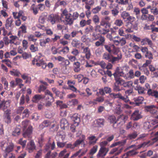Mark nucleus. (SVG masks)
Segmentation results:
<instances>
[{"mask_svg":"<svg viewBox=\"0 0 158 158\" xmlns=\"http://www.w3.org/2000/svg\"><path fill=\"white\" fill-rule=\"evenodd\" d=\"M110 18L109 16H106L102 19L100 22V25L102 26L106 25L109 27L110 26Z\"/></svg>","mask_w":158,"mask_h":158,"instance_id":"nucleus-8","label":"nucleus"},{"mask_svg":"<svg viewBox=\"0 0 158 158\" xmlns=\"http://www.w3.org/2000/svg\"><path fill=\"white\" fill-rule=\"evenodd\" d=\"M113 54L115 55H117V57H120V59H119V60H121L122 59V54L121 51H120L119 48H118L115 50Z\"/></svg>","mask_w":158,"mask_h":158,"instance_id":"nucleus-34","label":"nucleus"},{"mask_svg":"<svg viewBox=\"0 0 158 158\" xmlns=\"http://www.w3.org/2000/svg\"><path fill=\"white\" fill-rule=\"evenodd\" d=\"M35 148V145L33 141L31 140L27 143V148L29 152H32Z\"/></svg>","mask_w":158,"mask_h":158,"instance_id":"nucleus-12","label":"nucleus"},{"mask_svg":"<svg viewBox=\"0 0 158 158\" xmlns=\"http://www.w3.org/2000/svg\"><path fill=\"white\" fill-rule=\"evenodd\" d=\"M129 15L130 14L129 13L127 12L126 11H123L121 13V16L123 19L126 21Z\"/></svg>","mask_w":158,"mask_h":158,"instance_id":"nucleus-37","label":"nucleus"},{"mask_svg":"<svg viewBox=\"0 0 158 158\" xmlns=\"http://www.w3.org/2000/svg\"><path fill=\"white\" fill-rule=\"evenodd\" d=\"M128 116L127 115H122L119 116L118 118V120L121 119V120H123L124 123L128 119Z\"/></svg>","mask_w":158,"mask_h":158,"instance_id":"nucleus-58","label":"nucleus"},{"mask_svg":"<svg viewBox=\"0 0 158 158\" xmlns=\"http://www.w3.org/2000/svg\"><path fill=\"white\" fill-rule=\"evenodd\" d=\"M69 48L67 46H66L64 47L60 51V52H62L64 54H66L69 52Z\"/></svg>","mask_w":158,"mask_h":158,"instance_id":"nucleus-63","label":"nucleus"},{"mask_svg":"<svg viewBox=\"0 0 158 158\" xmlns=\"http://www.w3.org/2000/svg\"><path fill=\"white\" fill-rule=\"evenodd\" d=\"M145 67H143V65L142 67L139 68V69L142 71H143L145 74L148 76L149 73V71L148 69Z\"/></svg>","mask_w":158,"mask_h":158,"instance_id":"nucleus-51","label":"nucleus"},{"mask_svg":"<svg viewBox=\"0 0 158 158\" xmlns=\"http://www.w3.org/2000/svg\"><path fill=\"white\" fill-rule=\"evenodd\" d=\"M1 146L2 149L5 148L4 152L5 154L4 155V157L5 158H6L8 154L13 150L14 144L11 142L7 143L3 141L1 143Z\"/></svg>","mask_w":158,"mask_h":158,"instance_id":"nucleus-2","label":"nucleus"},{"mask_svg":"<svg viewBox=\"0 0 158 158\" xmlns=\"http://www.w3.org/2000/svg\"><path fill=\"white\" fill-rule=\"evenodd\" d=\"M144 100L142 97H139L134 98V100L136 106H139L140 104H142Z\"/></svg>","mask_w":158,"mask_h":158,"instance_id":"nucleus-25","label":"nucleus"},{"mask_svg":"<svg viewBox=\"0 0 158 158\" xmlns=\"http://www.w3.org/2000/svg\"><path fill=\"white\" fill-rule=\"evenodd\" d=\"M103 58L108 60V61L110 62L112 56L107 53L104 54L103 56Z\"/></svg>","mask_w":158,"mask_h":158,"instance_id":"nucleus-44","label":"nucleus"},{"mask_svg":"<svg viewBox=\"0 0 158 158\" xmlns=\"http://www.w3.org/2000/svg\"><path fill=\"white\" fill-rule=\"evenodd\" d=\"M109 150L108 148H100L97 154V157H99L105 156L109 151Z\"/></svg>","mask_w":158,"mask_h":158,"instance_id":"nucleus-9","label":"nucleus"},{"mask_svg":"<svg viewBox=\"0 0 158 158\" xmlns=\"http://www.w3.org/2000/svg\"><path fill=\"white\" fill-rule=\"evenodd\" d=\"M83 53L85 54V57L86 59H89L90 58L91 53L90 49L88 47L84 48Z\"/></svg>","mask_w":158,"mask_h":158,"instance_id":"nucleus-24","label":"nucleus"},{"mask_svg":"<svg viewBox=\"0 0 158 158\" xmlns=\"http://www.w3.org/2000/svg\"><path fill=\"white\" fill-rule=\"evenodd\" d=\"M92 20L95 24H98L99 22V17L97 15H95L93 16Z\"/></svg>","mask_w":158,"mask_h":158,"instance_id":"nucleus-52","label":"nucleus"},{"mask_svg":"<svg viewBox=\"0 0 158 158\" xmlns=\"http://www.w3.org/2000/svg\"><path fill=\"white\" fill-rule=\"evenodd\" d=\"M126 143V140L120 141L112 143L110 146V148H112L118 145H123Z\"/></svg>","mask_w":158,"mask_h":158,"instance_id":"nucleus-36","label":"nucleus"},{"mask_svg":"<svg viewBox=\"0 0 158 158\" xmlns=\"http://www.w3.org/2000/svg\"><path fill=\"white\" fill-rule=\"evenodd\" d=\"M115 80L118 84L123 86L125 81L124 80L120 78H118V77L115 78Z\"/></svg>","mask_w":158,"mask_h":158,"instance_id":"nucleus-48","label":"nucleus"},{"mask_svg":"<svg viewBox=\"0 0 158 158\" xmlns=\"http://www.w3.org/2000/svg\"><path fill=\"white\" fill-rule=\"evenodd\" d=\"M20 129L19 128H16L13 132L12 135L14 136H16L19 135L20 133Z\"/></svg>","mask_w":158,"mask_h":158,"instance_id":"nucleus-64","label":"nucleus"},{"mask_svg":"<svg viewBox=\"0 0 158 158\" xmlns=\"http://www.w3.org/2000/svg\"><path fill=\"white\" fill-rule=\"evenodd\" d=\"M119 44H120L121 46L124 45L126 43L125 39L124 38H122L119 39Z\"/></svg>","mask_w":158,"mask_h":158,"instance_id":"nucleus-61","label":"nucleus"},{"mask_svg":"<svg viewBox=\"0 0 158 158\" xmlns=\"http://www.w3.org/2000/svg\"><path fill=\"white\" fill-rule=\"evenodd\" d=\"M73 77L74 79L78 80L79 82H81L84 78V76L81 74L75 75Z\"/></svg>","mask_w":158,"mask_h":158,"instance_id":"nucleus-43","label":"nucleus"},{"mask_svg":"<svg viewBox=\"0 0 158 158\" xmlns=\"http://www.w3.org/2000/svg\"><path fill=\"white\" fill-rule=\"evenodd\" d=\"M44 98V97H43V95L39 94H36L35 95L34 97H33L32 99V101L34 102H37L41 99H43Z\"/></svg>","mask_w":158,"mask_h":158,"instance_id":"nucleus-28","label":"nucleus"},{"mask_svg":"<svg viewBox=\"0 0 158 158\" xmlns=\"http://www.w3.org/2000/svg\"><path fill=\"white\" fill-rule=\"evenodd\" d=\"M81 44V42L76 39H73L72 42V45L75 47L78 48Z\"/></svg>","mask_w":158,"mask_h":158,"instance_id":"nucleus-29","label":"nucleus"},{"mask_svg":"<svg viewBox=\"0 0 158 158\" xmlns=\"http://www.w3.org/2000/svg\"><path fill=\"white\" fill-rule=\"evenodd\" d=\"M10 114V111L8 110L6 111L4 114V119L7 123H10L11 121Z\"/></svg>","mask_w":158,"mask_h":158,"instance_id":"nucleus-18","label":"nucleus"},{"mask_svg":"<svg viewBox=\"0 0 158 158\" xmlns=\"http://www.w3.org/2000/svg\"><path fill=\"white\" fill-rule=\"evenodd\" d=\"M96 123L99 127L103 126L104 125V120L102 118L97 119L96 121Z\"/></svg>","mask_w":158,"mask_h":158,"instance_id":"nucleus-41","label":"nucleus"},{"mask_svg":"<svg viewBox=\"0 0 158 158\" xmlns=\"http://www.w3.org/2000/svg\"><path fill=\"white\" fill-rule=\"evenodd\" d=\"M23 127V135L24 137L29 136L32 132V127L31 126H29L27 130H25L29 124L28 121H25L22 123Z\"/></svg>","mask_w":158,"mask_h":158,"instance_id":"nucleus-4","label":"nucleus"},{"mask_svg":"<svg viewBox=\"0 0 158 158\" xmlns=\"http://www.w3.org/2000/svg\"><path fill=\"white\" fill-rule=\"evenodd\" d=\"M98 149V146L95 145L90 150L89 154L93 155L95 153Z\"/></svg>","mask_w":158,"mask_h":158,"instance_id":"nucleus-54","label":"nucleus"},{"mask_svg":"<svg viewBox=\"0 0 158 158\" xmlns=\"http://www.w3.org/2000/svg\"><path fill=\"white\" fill-rule=\"evenodd\" d=\"M71 119L73 121L74 124L78 126L80 122V118L77 114H75L72 116Z\"/></svg>","mask_w":158,"mask_h":158,"instance_id":"nucleus-22","label":"nucleus"},{"mask_svg":"<svg viewBox=\"0 0 158 158\" xmlns=\"http://www.w3.org/2000/svg\"><path fill=\"white\" fill-rule=\"evenodd\" d=\"M51 41V39L48 37L46 38L45 39L40 40V45L41 46H45L46 44L49 43Z\"/></svg>","mask_w":158,"mask_h":158,"instance_id":"nucleus-21","label":"nucleus"},{"mask_svg":"<svg viewBox=\"0 0 158 158\" xmlns=\"http://www.w3.org/2000/svg\"><path fill=\"white\" fill-rule=\"evenodd\" d=\"M94 30L93 27L91 25H89L88 27L85 28V32L86 34H88L90 32L93 31Z\"/></svg>","mask_w":158,"mask_h":158,"instance_id":"nucleus-42","label":"nucleus"},{"mask_svg":"<svg viewBox=\"0 0 158 158\" xmlns=\"http://www.w3.org/2000/svg\"><path fill=\"white\" fill-rule=\"evenodd\" d=\"M50 125V123L48 120L44 121L43 123L40 125L41 128H43L44 127H47Z\"/></svg>","mask_w":158,"mask_h":158,"instance_id":"nucleus-45","label":"nucleus"},{"mask_svg":"<svg viewBox=\"0 0 158 158\" xmlns=\"http://www.w3.org/2000/svg\"><path fill=\"white\" fill-rule=\"evenodd\" d=\"M10 74L12 75L17 77H19L21 74L20 72L17 70L13 69L12 70L10 71Z\"/></svg>","mask_w":158,"mask_h":158,"instance_id":"nucleus-35","label":"nucleus"},{"mask_svg":"<svg viewBox=\"0 0 158 158\" xmlns=\"http://www.w3.org/2000/svg\"><path fill=\"white\" fill-rule=\"evenodd\" d=\"M59 19V17L58 15L54 14H51L48 15V21L52 24H55Z\"/></svg>","mask_w":158,"mask_h":158,"instance_id":"nucleus-6","label":"nucleus"},{"mask_svg":"<svg viewBox=\"0 0 158 158\" xmlns=\"http://www.w3.org/2000/svg\"><path fill=\"white\" fill-rule=\"evenodd\" d=\"M26 142L27 141L26 140H23L22 138L20 139L18 141L19 143L22 146L23 148H25Z\"/></svg>","mask_w":158,"mask_h":158,"instance_id":"nucleus-56","label":"nucleus"},{"mask_svg":"<svg viewBox=\"0 0 158 158\" xmlns=\"http://www.w3.org/2000/svg\"><path fill=\"white\" fill-rule=\"evenodd\" d=\"M141 43L143 45L148 44L150 47L152 46L153 44L152 41L149 39L147 38L142 39L141 41Z\"/></svg>","mask_w":158,"mask_h":158,"instance_id":"nucleus-26","label":"nucleus"},{"mask_svg":"<svg viewBox=\"0 0 158 158\" xmlns=\"http://www.w3.org/2000/svg\"><path fill=\"white\" fill-rule=\"evenodd\" d=\"M119 99L123 100L125 102H129V100L128 97L127 95L123 96L121 94H120Z\"/></svg>","mask_w":158,"mask_h":158,"instance_id":"nucleus-46","label":"nucleus"},{"mask_svg":"<svg viewBox=\"0 0 158 158\" xmlns=\"http://www.w3.org/2000/svg\"><path fill=\"white\" fill-rule=\"evenodd\" d=\"M60 19L61 22L66 24H71L73 21L71 17V14L69 13L66 9L62 11Z\"/></svg>","mask_w":158,"mask_h":158,"instance_id":"nucleus-1","label":"nucleus"},{"mask_svg":"<svg viewBox=\"0 0 158 158\" xmlns=\"http://www.w3.org/2000/svg\"><path fill=\"white\" fill-rule=\"evenodd\" d=\"M10 101H2L0 103V109H2L3 110L6 109L10 106Z\"/></svg>","mask_w":158,"mask_h":158,"instance_id":"nucleus-16","label":"nucleus"},{"mask_svg":"<svg viewBox=\"0 0 158 158\" xmlns=\"http://www.w3.org/2000/svg\"><path fill=\"white\" fill-rule=\"evenodd\" d=\"M101 9V7L100 6H98L95 8H94L92 11L94 14L98 13Z\"/></svg>","mask_w":158,"mask_h":158,"instance_id":"nucleus-57","label":"nucleus"},{"mask_svg":"<svg viewBox=\"0 0 158 158\" xmlns=\"http://www.w3.org/2000/svg\"><path fill=\"white\" fill-rule=\"evenodd\" d=\"M78 103V101L76 99H73L67 102V104L70 106H75Z\"/></svg>","mask_w":158,"mask_h":158,"instance_id":"nucleus-38","label":"nucleus"},{"mask_svg":"<svg viewBox=\"0 0 158 158\" xmlns=\"http://www.w3.org/2000/svg\"><path fill=\"white\" fill-rule=\"evenodd\" d=\"M141 113L138 110H135L131 115V118L134 120H137L142 118Z\"/></svg>","mask_w":158,"mask_h":158,"instance_id":"nucleus-14","label":"nucleus"},{"mask_svg":"<svg viewBox=\"0 0 158 158\" xmlns=\"http://www.w3.org/2000/svg\"><path fill=\"white\" fill-rule=\"evenodd\" d=\"M148 17H145L142 19L143 20L147 19L148 21H153L154 19V18L153 15H148Z\"/></svg>","mask_w":158,"mask_h":158,"instance_id":"nucleus-59","label":"nucleus"},{"mask_svg":"<svg viewBox=\"0 0 158 158\" xmlns=\"http://www.w3.org/2000/svg\"><path fill=\"white\" fill-rule=\"evenodd\" d=\"M32 64L37 67L41 66L43 69H45L47 66L46 63L40 56L37 55L32 60Z\"/></svg>","mask_w":158,"mask_h":158,"instance_id":"nucleus-3","label":"nucleus"},{"mask_svg":"<svg viewBox=\"0 0 158 158\" xmlns=\"http://www.w3.org/2000/svg\"><path fill=\"white\" fill-rule=\"evenodd\" d=\"M44 94L45 95L43 96V97H44V98H45V97H46L47 96H49L50 97L51 99H54L52 94L48 90L46 89L44 91Z\"/></svg>","mask_w":158,"mask_h":158,"instance_id":"nucleus-40","label":"nucleus"},{"mask_svg":"<svg viewBox=\"0 0 158 158\" xmlns=\"http://www.w3.org/2000/svg\"><path fill=\"white\" fill-rule=\"evenodd\" d=\"M21 77L24 80H26V83H27L30 82L31 78L29 77L26 74L24 73L23 75H21Z\"/></svg>","mask_w":158,"mask_h":158,"instance_id":"nucleus-47","label":"nucleus"},{"mask_svg":"<svg viewBox=\"0 0 158 158\" xmlns=\"http://www.w3.org/2000/svg\"><path fill=\"white\" fill-rule=\"evenodd\" d=\"M60 127L61 128L64 129L68 127L69 124L67 121L65 119H62L60 121Z\"/></svg>","mask_w":158,"mask_h":158,"instance_id":"nucleus-27","label":"nucleus"},{"mask_svg":"<svg viewBox=\"0 0 158 158\" xmlns=\"http://www.w3.org/2000/svg\"><path fill=\"white\" fill-rule=\"evenodd\" d=\"M147 143L146 142H144L142 144H139L137 146H135V145H131V146L129 147V148H131L133 147H135V150H137L138 149H139L141 148L144 147L146 145H147Z\"/></svg>","mask_w":158,"mask_h":158,"instance_id":"nucleus-30","label":"nucleus"},{"mask_svg":"<svg viewBox=\"0 0 158 158\" xmlns=\"http://www.w3.org/2000/svg\"><path fill=\"white\" fill-rule=\"evenodd\" d=\"M146 110L152 114H158V106L151 105L147 106Z\"/></svg>","mask_w":158,"mask_h":158,"instance_id":"nucleus-7","label":"nucleus"},{"mask_svg":"<svg viewBox=\"0 0 158 158\" xmlns=\"http://www.w3.org/2000/svg\"><path fill=\"white\" fill-rule=\"evenodd\" d=\"M108 120L111 123L114 124L116 123L118 120H117L115 117L114 115L109 116L108 118Z\"/></svg>","mask_w":158,"mask_h":158,"instance_id":"nucleus-32","label":"nucleus"},{"mask_svg":"<svg viewBox=\"0 0 158 158\" xmlns=\"http://www.w3.org/2000/svg\"><path fill=\"white\" fill-rule=\"evenodd\" d=\"M57 155V153L56 152H53L51 154V152H48L47 154L45 156L44 158H55Z\"/></svg>","mask_w":158,"mask_h":158,"instance_id":"nucleus-31","label":"nucleus"},{"mask_svg":"<svg viewBox=\"0 0 158 158\" xmlns=\"http://www.w3.org/2000/svg\"><path fill=\"white\" fill-rule=\"evenodd\" d=\"M13 21V19L10 17L8 18L6 20L5 26L7 29H8L11 28Z\"/></svg>","mask_w":158,"mask_h":158,"instance_id":"nucleus-23","label":"nucleus"},{"mask_svg":"<svg viewBox=\"0 0 158 158\" xmlns=\"http://www.w3.org/2000/svg\"><path fill=\"white\" fill-rule=\"evenodd\" d=\"M127 28H125V32L126 33H132L134 31L132 27V23H128L126 25Z\"/></svg>","mask_w":158,"mask_h":158,"instance_id":"nucleus-20","label":"nucleus"},{"mask_svg":"<svg viewBox=\"0 0 158 158\" xmlns=\"http://www.w3.org/2000/svg\"><path fill=\"white\" fill-rule=\"evenodd\" d=\"M89 140V143L90 145H94L96 143L98 138H96L94 135H91L88 138Z\"/></svg>","mask_w":158,"mask_h":158,"instance_id":"nucleus-19","label":"nucleus"},{"mask_svg":"<svg viewBox=\"0 0 158 158\" xmlns=\"http://www.w3.org/2000/svg\"><path fill=\"white\" fill-rule=\"evenodd\" d=\"M147 94L150 96L156 98H158V91L157 90L149 89L148 90Z\"/></svg>","mask_w":158,"mask_h":158,"instance_id":"nucleus-17","label":"nucleus"},{"mask_svg":"<svg viewBox=\"0 0 158 158\" xmlns=\"http://www.w3.org/2000/svg\"><path fill=\"white\" fill-rule=\"evenodd\" d=\"M141 11L143 14L142 15V19H143L145 17H146V15L145 14H148V11L146 8H143L141 10Z\"/></svg>","mask_w":158,"mask_h":158,"instance_id":"nucleus-49","label":"nucleus"},{"mask_svg":"<svg viewBox=\"0 0 158 158\" xmlns=\"http://www.w3.org/2000/svg\"><path fill=\"white\" fill-rule=\"evenodd\" d=\"M135 89L138 91V93L139 94H142L144 93L145 89L143 87L140 85H137L135 88Z\"/></svg>","mask_w":158,"mask_h":158,"instance_id":"nucleus-33","label":"nucleus"},{"mask_svg":"<svg viewBox=\"0 0 158 158\" xmlns=\"http://www.w3.org/2000/svg\"><path fill=\"white\" fill-rule=\"evenodd\" d=\"M128 74H129V76L127 77L128 78L127 79V80L132 79L134 77V74L133 70L132 69L130 70Z\"/></svg>","mask_w":158,"mask_h":158,"instance_id":"nucleus-53","label":"nucleus"},{"mask_svg":"<svg viewBox=\"0 0 158 158\" xmlns=\"http://www.w3.org/2000/svg\"><path fill=\"white\" fill-rule=\"evenodd\" d=\"M133 84V82L131 81L127 82L125 81L123 86L125 87H130L132 86Z\"/></svg>","mask_w":158,"mask_h":158,"instance_id":"nucleus-55","label":"nucleus"},{"mask_svg":"<svg viewBox=\"0 0 158 158\" xmlns=\"http://www.w3.org/2000/svg\"><path fill=\"white\" fill-rule=\"evenodd\" d=\"M73 71L75 72L78 73L81 71V64L79 62H74L73 63Z\"/></svg>","mask_w":158,"mask_h":158,"instance_id":"nucleus-15","label":"nucleus"},{"mask_svg":"<svg viewBox=\"0 0 158 158\" xmlns=\"http://www.w3.org/2000/svg\"><path fill=\"white\" fill-rule=\"evenodd\" d=\"M22 57L24 59H26L31 57V55L30 53L24 52L22 54Z\"/></svg>","mask_w":158,"mask_h":158,"instance_id":"nucleus-62","label":"nucleus"},{"mask_svg":"<svg viewBox=\"0 0 158 158\" xmlns=\"http://www.w3.org/2000/svg\"><path fill=\"white\" fill-rule=\"evenodd\" d=\"M119 36H116L114 38L110 39V40L111 41H112L113 43L116 45L118 46L119 45Z\"/></svg>","mask_w":158,"mask_h":158,"instance_id":"nucleus-39","label":"nucleus"},{"mask_svg":"<svg viewBox=\"0 0 158 158\" xmlns=\"http://www.w3.org/2000/svg\"><path fill=\"white\" fill-rule=\"evenodd\" d=\"M114 78H117L118 76L123 77L125 79H127V77L123 73V70L120 67H117L115 70V72L113 74Z\"/></svg>","mask_w":158,"mask_h":158,"instance_id":"nucleus-5","label":"nucleus"},{"mask_svg":"<svg viewBox=\"0 0 158 158\" xmlns=\"http://www.w3.org/2000/svg\"><path fill=\"white\" fill-rule=\"evenodd\" d=\"M122 148L120 147L115 148L112 149L109 152L110 155H114L115 156H117L122 152Z\"/></svg>","mask_w":158,"mask_h":158,"instance_id":"nucleus-13","label":"nucleus"},{"mask_svg":"<svg viewBox=\"0 0 158 158\" xmlns=\"http://www.w3.org/2000/svg\"><path fill=\"white\" fill-rule=\"evenodd\" d=\"M123 23L122 20L121 19H116L114 22V24L115 25L119 27L122 26L123 24Z\"/></svg>","mask_w":158,"mask_h":158,"instance_id":"nucleus-50","label":"nucleus"},{"mask_svg":"<svg viewBox=\"0 0 158 158\" xmlns=\"http://www.w3.org/2000/svg\"><path fill=\"white\" fill-rule=\"evenodd\" d=\"M104 47L105 49L109 53H113L118 48L116 47L113 44H109L105 45Z\"/></svg>","mask_w":158,"mask_h":158,"instance_id":"nucleus-10","label":"nucleus"},{"mask_svg":"<svg viewBox=\"0 0 158 158\" xmlns=\"http://www.w3.org/2000/svg\"><path fill=\"white\" fill-rule=\"evenodd\" d=\"M100 24V25H96L95 28V31H98L100 34L103 35H105L109 32V29L102 28Z\"/></svg>","mask_w":158,"mask_h":158,"instance_id":"nucleus-11","label":"nucleus"},{"mask_svg":"<svg viewBox=\"0 0 158 158\" xmlns=\"http://www.w3.org/2000/svg\"><path fill=\"white\" fill-rule=\"evenodd\" d=\"M42 150L41 149L38 151L35 156V158H41Z\"/></svg>","mask_w":158,"mask_h":158,"instance_id":"nucleus-60","label":"nucleus"}]
</instances>
